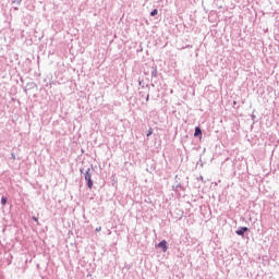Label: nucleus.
I'll return each instance as SVG.
<instances>
[{"mask_svg":"<svg viewBox=\"0 0 279 279\" xmlns=\"http://www.w3.org/2000/svg\"><path fill=\"white\" fill-rule=\"evenodd\" d=\"M85 180L88 189H93V170L90 168H88L85 172Z\"/></svg>","mask_w":279,"mask_h":279,"instance_id":"1","label":"nucleus"},{"mask_svg":"<svg viewBox=\"0 0 279 279\" xmlns=\"http://www.w3.org/2000/svg\"><path fill=\"white\" fill-rule=\"evenodd\" d=\"M34 221H36V223H38V218L33 217Z\"/></svg>","mask_w":279,"mask_h":279,"instance_id":"9","label":"nucleus"},{"mask_svg":"<svg viewBox=\"0 0 279 279\" xmlns=\"http://www.w3.org/2000/svg\"><path fill=\"white\" fill-rule=\"evenodd\" d=\"M1 204L2 206H5L8 204V198L5 196H2Z\"/></svg>","mask_w":279,"mask_h":279,"instance_id":"5","label":"nucleus"},{"mask_svg":"<svg viewBox=\"0 0 279 279\" xmlns=\"http://www.w3.org/2000/svg\"><path fill=\"white\" fill-rule=\"evenodd\" d=\"M156 14H158V10H157V9H155V10H153V11L150 12V16H156Z\"/></svg>","mask_w":279,"mask_h":279,"instance_id":"6","label":"nucleus"},{"mask_svg":"<svg viewBox=\"0 0 279 279\" xmlns=\"http://www.w3.org/2000/svg\"><path fill=\"white\" fill-rule=\"evenodd\" d=\"M194 136H198L199 141H202V129L199 126L195 128Z\"/></svg>","mask_w":279,"mask_h":279,"instance_id":"4","label":"nucleus"},{"mask_svg":"<svg viewBox=\"0 0 279 279\" xmlns=\"http://www.w3.org/2000/svg\"><path fill=\"white\" fill-rule=\"evenodd\" d=\"M151 134H154V129H149L146 136H151Z\"/></svg>","mask_w":279,"mask_h":279,"instance_id":"7","label":"nucleus"},{"mask_svg":"<svg viewBox=\"0 0 279 279\" xmlns=\"http://www.w3.org/2000/svg\"><path fill=\"white\" fill-rule=\"evenodd\" d=\"M96 232H101V227L96 228Z\"/></svg>","mask_w":279,"mask_h":279,"instance_id":"8","label":"nucleus"},{"mask_svg":"<svg viewBox=\"0 0 279 279\" xmlns=\"http://www.w3.org/2000/svg\"><path fill=\"white\" fill-rule=\"evenodd\" d=\"M158 247H161L162 252H167L168 246H167V241L163 240L158 244Z\"/></svg>","mask_w":279,"mask_h":279,"instance_id":"3","label":"nucleus"},{"mask_svg":"<svg viewBox=\"0 0 279 279\" xmlns=\"http://www.w3.org/2000/svg\"><path fill=\"white\" fill-rule=\"evenodd\" d=\"M247 230H250L247 227H241L239 230L235 231V233L239 236H243L245 234V232H247Z\"/></svg>","mask_w":279,"mask_h":279,"instance_id":"2","label":"nucleus"}]
</instances>
